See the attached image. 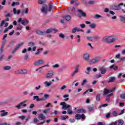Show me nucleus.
Masks as SVG:
<instances>
[{
    "label": "nucleus",
    "instance_id": "nucleus-62",
    "mask_svg": "<svg viewBox=\"0 0 125 125\" xmlns=\"http://www.w3.org/2000/svg\"><path fill=\"white\" fill-rule=\"evenodd\" d=\"M49 110H50L49 108H47V109H45L43 111L44 114H46L47 113V112H48V111H49Z\"/></svg>",
    "mask_w": 125,
    "mask_h": 125
},
{
    "label": "nucleus",
    "instance_id": "nucleus-1",
    "mask_svg": "<svg viewBox=\"0 0 125 125\" xmlns=\"http://www.w3.org/2000/svg\"><path fill=\"white\" fill-rule=\"evenodd\" d=\"M52 31H54L55 33H57L58 32V30L55 29V28H49L47 29L46 31L44 30H40L39 29H37L35 31V33L37 35H39V36H45L46 34H50L51 33Z\"/></svg>",
    "mask_w": 125,
    "mask_h": 125
},
{
    "label": "nucleus",
    "instance_id": "nucleus-53",
    "mask_svg": "<svg viewBox=\"0 0 125 125\" xmlns=\"http://www.w3.org/2000/svg\"><path fill=\"white\" fill-rule=\"evenodd\" d=\"M87 39H88V41H91V42H93V37H87Z\"/></svg>",
    "mask_w": 125,
    "mask_h": 125
},
{
    "label": "nucleus",
    "instance_id": "nucleus-43",
    "mask_svg": "<svg viewBox=\"0 0 125 125\" xmlns=\"http://www.w3.org/2000/svg\"><path fill=\"white\" fill-rule=\"evenodd\" d=\"M88 110L89 112H92V111H94V107L89 106L88 107Z\"/></svg>",
    "mask_w": 125,
    "mask_h": 125
},
{
    "label": "nucleus",
    "instance_id": "nucleus-57",
    "mask_svg": "<svg viewBox=\"0 0 125 125\" xmlns=\"http://www.w3.org/2000/svg\"><path fill=\"white\" fill-rule=\"evenodd\" d=\"M101 77H102V75H101V74H96L95 75V77L97 78V79L101 78Z\"/></svg>",
    "mask_w": 125,
    "mask_h": 125
},
{
    "label": "nucleus",
    "instance_id": "nucleus-29",
    "mask_svg": "<svg viewBox=\"0 0 125 125\" xmlns=\"http://www.w3.org/2000/svg\"><path fill=\"white\" fill-rule=\"evenodd\" d=\"M91 70V67H88L86 68V71H85V74L87 75H89V73H90V71Z\"/></svg>",
    "mask_w": 125,
    "mask_h": 125
},
{
    "label": "nucleus",
    "instance_id": "nucleus-46",
    "mask_svg": "<svg viewBox=\"0 0 125 125\" xmlns=\"http://www.w3.org/2000/svg\"><path fill=\"white\" fill-rule=\"evenodd\" d=\"M53 9V6L52 4H50L48 7V11L49 12L51 11Z\"/></svg>",
    "mask_w": 125,
    "mask_h": 125
},
{
    "label": "nucleus",
    "instance_id": "nucleus-32",
    "mask_svg": "<svg viewBox=\"0 0 125 125\" xmlns=\"http://www.w3.org/2000/svg\"><path fill=\"white\" fill-rule=\"evenodd\" d=\"M67 119H69V117L67 116H61V120L62 121H65Z\"/></svg>",
    "mask_w": 125,
    "mask_h": 125
},
{
    "label": "nucleus",
    "instance_id": "nucleus-58",
    "mask_svg": "<svg viewBox=\"0 0 125 125\" xmlns=\"http://www.w3.org/2000/svg\"><path fill=\"white\" fill-rule=\"evenodd\" d=\"M106 118H107V119H109V118H110V117H111V113L109 112L107 113V114L106 115Z\"/></svg>",
    "mask_w": 125,
    "mask_h": 125
},
{
    "label": "nucleus",
    "instance_id": "nucleus-6",
    "mask_svg": "<svg viewBox=\"0 0 125 125\" xmlns=\"http://www.w3.org/2000/svg\"><path fill=\"white\" fill-rule=\"evenodd\" d=\"M24 42H22L21 43L17 44L12 51V54H14V53H15V52H16V51H17V50H18V49H19V48L21 47V46H22Z\"/></svg>",
    "mask_w": 125,
    "mask_h": 125
},
{
    "label": "nucleus",
    "instance_id": "nucleus-39",
    "mask_svg": "<svg viewBox=\"0 0 125 125\" xmlns=\"http://www.w3.org/2000/svg\"><path fill=\"white\" fill-rule=\"evenodd\" d=\"M19 4H20V3H19V2H13L11 6L13 7L15 6V5H19Z\"/></svg>",
    "mask_w": 125,
    "mask_h": 125
},
{
    "label": "nucleus",
    "instance_id": "nucleus-19",
    "mask_svg": "<svg viewBox=\"0 0 125 125\" xmlns=\"http://www.w3.org/2000/svg\"><path fill=\"white\" fill-rule=\"evenodd\" d=\"M43 84H44L46 87H48V86H50L52 84V82L51 81H45L43 82Z\"/></svg>",
    "mask_w": 125,
    "mask_h": 125
},
{
    "label": "nucleus",
    "instance_id": "nucleus-44",
    "mask_svg": "<svg viewBox=\"0 0 125 125\" xmlns=\"http://www.w3.org/2000/svg\"><path fill=\"white\" fill-rule=\"evenodd\" d=\"M75 119L76 120H81V117L80 114H76L75 115Z\"/></svg>",
    "mask_w": 125,
    "mask_h": 125
},
{
    "label": "nucleus",
    "instance_id": "nucleus-64",
    "mask_svg": "<svg viewBox=\"0 0 125 125\" xmlns=\"http://www.w3.org/2000/svg\"><path fill=\"white\" fill-rule=\"evenodd\" d=\"M6 103H7V102L5 101L1 102H0V105H3L4 104H6Z\"/></svg>",
    "mask_w": 125,
    "mask_h": 125
},
{
    "label": "nucleus",
    "instance_id": "nucleus-23",
    "mask_svg": "<svg viewBox=\"0 0 125 125\" xmlns=\"http://www.w3.org/2000/svg\"><path fill=\"white\" fill-rule=\"evenodd\" d=\"M36 99V101L40 102V101H42V98L40 99L39 97V96H34L33 97V100H35Z\"/></svg>",
    "mask_w": 125,
    "mask_h": 125
},
{
    "label": "nucleus",
    "instance_id": "nucleus-10",
    "mask_svg": "<svg viewBox=\"0 0 125 125\" xmlns=\"http://www.w3.org/2000/svg\"><path fill=\"white\" fill-rule=\"evenodd\" d=\"M44 63V61H43V60L41 59L33 63V65H34V66H40V65H42V64H43Z\"/></svg>",
    "mask_w": 125,
    "mask_h": 125
},
{
    "label": "nucleus",
    "instance_id": "nucleus-18",
    "mask_svg": "<svg viewBox=\"0 0 125 125\" xmlns=\"http://www.w3.org/2000/svg\"><path fill=\"white\" fill-rule=\"evenodd\" d=\"M38 118L40 121H43L44 120H45V116L43 115V113H40L38 115Z\"/></svg>",
    "mask_w": 125,
    "mask_h": 125
},
{
    "label": "nucleus",
    "instance_id": "nucleus-28",
    "mask_svg": "<svg viewBox=\"0 0 125 125\" xmlns=\"http://www.w3.org/2000/svg\"><path fill=\"white\" fill-rule=\"evenodd\" d=\"M77 113H85L86 111L84 109H83V108H79L77 110Z\"/></svg>",
    "mask_w": 125,
    "mask_h": 125
},
{
    "label": "nucleus",
    "instance_id": "nucleus-55",
    "mask_svg": "<svg viewBox=\"0 0 125 125\" xmlns=\"http://www.w3.org/2000/svg\"><path fill=\"white\" fill-rule=\"evenodd\" d=\"M120 57H121V54L119 53L118 54L116 55L115 56V58L116 59H120Z\"/></svg>",
    "mask_w": 125,
    "mask_h": 125
},
{
    "label": "nucleus",
    "instance_id": "nucleus-16",
    "mask_svg": "<svg viewBox=\"0 0 125 125\" xmlns=\"http://www.w3.org/2000/svg\"><path fill=\"white\" fill-rule=\"evenodd\" d=\"M78 12H79V14H78V16L79 17H81V16H83V17H86V14L85 13L83 12V10L81 9H78Z\"/></svg>",
    "mask_w": 125,
    "mask_h": 125
},
{
    "label": "nucleus",
    "instance_id": "nucleus-59",
    "mask_svg": "<svg viewBox=\"0 0 125 125\" xmlns=\"http://www.w3.org/2000/svg\"><path fill=\"white\" fill-rule=\"evenodd\" d=\"M53 68H59V64H56L55 65H52Z\"/></svg>",
    "mask_w": 125,
    "mask_h": 125
},
{
    "label": "nucleus",
    "instance_id": "nucleus-22",
    "mask_svg": "<svg viewBox=\"0 0 125 125\" xmlns=\"http://www.w3.org/2000/svg\"><path fill=\"white\" fill-rule=\"evenodd\" d=\"M24 103H26V101H23L20 104H19L17 106H16V108H17L18 109H21V106L24 104Z\"/></svg>",
    "mask_w": 125,
    "mask_h": 125
},
{
    "label": "nucleus",
    "instance_id": "nucleus-26",
    "mask_svg": "<svg viewBox=\"0 0 125 125\" xmlns=\"http://www.w3.org/2000/svg\"><path fill=\"white\" fill-rule=\"evenodd\" d=\"M49 97V95L45 94H44V97L42 98V101H45Z\"/></svg>",
    "mask_w": 125,
    "mask_h": 125
},
{
    "label": "nucleus",
    "instance_id": "nucleus-34",
    "mask_svg": "<svg viewBox=\"0 0 125 125\" xmlns=\"http://www.w3.org/2000/svg\"><path fill=\"white\" fill-rule=\"evenodd\" d=\"M110 69H112V68H113V69H114L115 71H117V70H118V66H115L114 64H113V65L110 66Z\"/></svg>",
    "mask_w": 125,
    "mask_h": 125
},
{
    "label": "nucleus",
    "instance_id": "nucleus-42",
    "mask_svg": "<svg viewBox=\"0 0 125 125\" xmlns=\"http://www.w3.org/2000/svg\"><path fill=\"white\" fill-rule=\"evenodd\" d=\"M10 69H11V67L9 65L5 66L3 67L4 70H10Z\"/></svg>",
    "mask_w": 125,
    "mask_h": 125
},
{
    "label": "nucleus",
    "instance_id": "nucleus-8",
    "mask_svg": "<svg viewBox=\"0 0 125 125\" xmlns=\"http://www.w3.org/2000/svg\"><path fill=\"white\" fill-rule=\"evenodd\" d=\"M53 75H54V71L53 70L48 71L47 74L46 75V79H52Z\"/></svg>",
    "mask_w": 125,
    "mask_h": 125
},
{
    "label": "nucleus",
    "instance_id": "nucleus-4",
    "mask_svg": "<svg viewBox=\"0 0 125 125\" xmlns=\"http://www.w3.org/2000/svg\"><path fill=\"white\" fill-rule=\"evenodd\" d=\"M101 57L100 56H97L95 58L93 59L92 60L90 61L89 64H94L95 63H98L100 61Z\"/></svg>",
    "mask_w": 125,
    "mask_h": 125
},
{
    "label": "nucleus",
    "instance_id": "nucleus-50",
    "mask_svg": "<svg viewBox=\"0 0 125 125\" xmlns=\"http://www.w3.org/2000/svg\"><path fill=\"white\" fill-rule=\"evenodd\" d=\"M86 82H87V80H86V79L83 80L81 83V85H84V84L86 83Z\"/></svg>",
    "mask_w": 125,
    "mask_h": 125
},
{
    "label": "nucleus",
    "instance_id": "nucleus-9",
    "mask_svg": "<svg viewBox=\"0 0 125 125\" xmlns=\"http://www.w3.org/2000/svg\"><path fill=\"white\" fill-rule=\"evenodd\" d=\"M99 70L102 75H105L106 72H107V68H105V66H102L99 68Z\"/></svg>",
    "mask_w": 125,
    "mask_h": 125
},
{
    "label": "nucleus",
    "instance_id": "nucleus-40",
    "mask_svg": "<svg viewBox=\"0 0 125 125\" xmlns=\"http://www.w3.org/2000/svg\"><path fill=\"white\" fill-rule=\"evenodd\" d=\"M55 115V116H56V115H58V114H59V111L57 110H54V112H51L50 113V115Z\"/></svg>",
    "mask_w": 125,
    "mask_h": 125
},
{
    "label": "nucleus",
    "instance_id": "nucleus-49",
    "mask_svg": "<svg viewBox=\"0 0 125 125\" xmlns=\"http://www.w3.org/2000/svg\"><path fill=\"white\" fill-rule=\"evenodd\" d=\"M101 17H102V16L99 14H96L94 16V18H96V19H97L98 18H101Z\"/></svg>",
    "mask_w": 125,
    "mask_h": 125
},
{
    "label": "nucleus",
    "instance_id": "nucleus-2",
    "mask_svg": "<svg viewBox=\"0 0 125 125\" xmlns=\"http://www.w3.org/2000/svg\"><path fill=\"white\" fill-rule=\"evenodd\" d=\"M60 105L61 106H62V108L63 109V110H67V113L69 114V115H71V114H73V111H72V106L70 104H67V103L66 102H61L60 103Z\"/></svg>",
    "mask_w": 125,
    "mask_h": 125
},
{
    "label": "nucleus",
    "instance_id": "nucleus-48",
    "mask_svg": "<svg viewBox=\"0 0 125 125\" xmlns=\"http://www.w3.org/2000/svg\"><path fill=\"white\" fill-rule=\"evenodd\" d=\"M118 125V121L112 122L108 124V125Z\"/></svg>",
    "mask_w": 125,
    "mask_h": 125
},
{
    "label": "nucleus",
    "instance_id": "nucleus-13",
    "mask_svg": "<svg viewBox=\"0 0 125 125\" xmlns=\"http://www.w3.org/2000/svg\"><path fill=\"white\" fill-rule=\"evenodd\" d=\"M17 74H21V75H25L28 74V70L27 69H20L16 71Z\"/></svg>",
    "mask_w": 125,
    "mask_h": 125
},
{
    "label": "nucleus",
    "instance_id": "nucleus-21",
    "mask_svg": "<svg viewBox=\"0 0 125 125\" xmlns=\"http://www.w3.org/2000/svg\"><path fill=\"white\" fill-rule=\"evenodd\" d=\"M100 39V36H97L93 37V42H99Z\"/></svg>",
    "mask_w": 125,
    "mask_h": 125
},
{
    "label": "nucleus",
    "instance_id": "nucleus-5",
    "mask_svg": "<svg viewBox=\"0 0 125 125\" xmlns=\"http://www.w3.org/2000/svg\"><path fill=\"white\" fill-rule=\"evenodd\" d=\"M21 22V24L23 25V26H26V25H28L29 24V21L25 19L23 20H22V18H20L19 19L18 21V23H20Z\"/></svg>",
    "mask_w": 125,
    "mask_h": 125
},
{
    "label": "nucleus",
    "instance_id": "nucleus-25",
    "mask_svg": "<svg viewBox=\"0 0 125 125\" xmlns=\"http://www.w3.org/2000/svg\"><path fill=\"white\" fill-rule=\"evenodd\" d=\"M46 2V0H38V3L39 4H43L44 5V3Z\"/></svg>",
    "mask_w": 125,
    "mask_h": 125
},
{
    "label": "nucleus",
    "instance_id": "nucleus-61",
    "mask_svg": "<svg viewBox=\"0 0 125 125\" xmlns=\"http://www.w3.org/2000/svg\"><path fill=\"white\" fill-rule=\"evenodd\" d=\"M65 88H66V85H63L60 88V90H63V89H65Z\"/></svg>",
    "mask_w": 125,
    "mask_h": 125
},
{
    "label": "nucleus",
    "instance_id": "nucleus-45",
    "mask_svg": "<svg viewBox=\"0 0 125 125\" xmlns=\"http://www.w3.org/2000/svg\"><path fill=\"white\" fill-rule=\"evenodd\" d=\"M114 81H115V77H110L108 81V83H113Z\"/></svg>",
    "mask_w": 125,
    "mask_h": 125
},
{
    "label": "nucleus",
    "instance_id": "nucleus-37",
    "mask_svg": "<svg viewBox=\"0 0 125 125\" xmlns=\"http://www.w3.org/2000/svg\"><path fill=\"white\" fill-rule=\"evenodd\" d=\"M23 29V26L21 24H19L17 27V31H21Z\"/></svg>",
    "mask_w": 125,
    "mask_h": 125
},
{
    "label": "nucleus",
    "instance_id": "nucleus-33",
    "mask_svg": "<svg viewBox=\"0 0 125 125\" xmlns=\"http://www.w3.org/2000/svg\"><path fill=\"white\" fill-rule=\"evenodd\" d=\"M77 31L79 32V28L78 27H75L72 29V33L73 34H75V33H76Z\"/></svg>",
    "mask_w": 125,
    "mask_h": 125
},
{
    "label": "nucleus",
    "instance_id": "nucleus-30",
    "mask_svg": "<svg viewBox=\"0 0 125 125\" xmlns=\"http://www.w3.org/2000/svg\"><path fill=\"white\" fill-rule=\"evenodd\" d=\"M100 97H101V94H98L96 96V101L99 102V101H100Z\"/></svg>",
    "mask_w": 125,
    "mask_h": 125
},
{
    "label": "nucleus",
    "instance_id": "nucleus-17",
    "mask_svg": "<svg viewBox=\"0 0 125 125\" xmlns=\"http://www.w3.org/2000/svg\"><path fill=\"white\" fill-rule=\"evenodd\" d=\"M0 113H1L0 114V117H4L9 114L8 112L5 111V110H2L0 111Z\"/></svg>",
    "mask_w": 125,
    "mask_h": 125
},
{
    "label": "nucleus",
    "instance_id": "nucleus-63",
    "mask_svg": "<svg viewBox=\"0 0 125 125\" xmlns=\"http://www.w3.org/2000/svg\"><path fill=\"white\" fill-rule=\"evenodd\" d=\"M28 12H29V8H27L25 9L24 13H25V14H28Z\"/></svg>",
    "mask_w": 125,
    "mask_h": 125
},
{
    "label": "nucleus",
    "instance_id": "nucleus-47",
    "mask_svg": "<svg viewBox=\"0 0 125 125\" xmlns=\"http://www.w3.org/2000/svg\"><path fill=\"white\" fill-rule=\"evenodd\" d=\"M95 3V1L89 0L88 1V4H90L91 5L92 4H94Z\"/></svg>",
    "mask_w": 125,
    "mask_h": 125
},
{
    "label": "nucleus",
    "instance_id": "nucleus-41",
    "mask_svg": "<svg viewBox=\"0 0 125 125\" xmlns=\"http://www.w3.org/2000/svg\"><path fill=\"white\" fill-rule=\"evenodd\" d=\"M37 123H40V120L38 118H35L33 120V124H37Z\"/></svg>",
    "mask_w": 125,
    "mask_h": 125
},
{
    "label": "nucleus",
    "instance_id": "nucleus-38",
    "mask_svg": "<svg viewBox=\"0 0 125 125\" xmlns=\"http://www.w3.org/2000/svg\"><path fill=\"white\" fill-rule=\"evenodd\" d=\"M117 122H118V125H123L125 124V122L123 120H119Z\"/></svg>",
    "mask_w": 125,
    "mask_h": 125
},
{
    "label": "nucleus",
    "instance_id": "nucleus-27",
    "mask_svg": "<svg viewBox=\"0 0 125 125\" xmlns=\"http://www.w3.org/2000/svg\"><path fill=\"white\" fill-rule=\"evenodd\" d=\"M89 27L91 28V29H95L96 28V24H95V23H90Z\"/></svg>",
    "mask_w": 125,
    "mask_h": 125
},
{
    "label": "nucleus",
    "instance_id": "nucleus-36",
    "mask_svg": "<svg viewBox=\"0 0 125 125\" xmlns=\"http://www.w3.org/2000/svg\"><path fill=\"white\" fill-rule=\"evenodd\" d=\"M120 18H121V22H123V23H125V15L124 16H120Z\"/></svg>",
    "mask_w": 125,
    "mask_h": 125
},
{
    "label": "nucleus",
    "instance_id": "nucleus-14",
    "mask_svg": "<svg viewBox=\"0 0 125 125\" xmlns=\"http://www.w3.org/2000/svg\"><path fill=\"white\" fill-rule=\"evenodd\" d=\"M83 59L85 61H87V62H88V63H89V62H90V61L89 60V54L88 53L84 54L83 55Z\"/></svg>",
    "mask_w": 125,
    "mask_h": 125
},
{
    "label": "nucleus",
    "instance_id": "nucleus-35",
    "mask_svg": "<svg viewBox=\"0 0 125 125\" xmlns=\"http://www.w3.org/2000/svg\"><path fill=\"white\" fill-rule=\"evenodd\" d=\"M108 93H109V90H108L107 88H105L104 89V95H106L108 94Z\"/></svg>",
    "mask_w": 125,
    "mask_h": 125
},
{
    "label": "nucleus",
    "instance_id": "nucleus-11",
    "mask_svg": "<svg viewBox=\"0 0 125 125\" xmlns=\"http://www.w3.org/2000/svg\"><path fill=\"white\" fill-rule=\"evenodd\" d=\"M110 9L112 10H120V9H122L121 6H119V5L113 4L110 6Z\"/></svg>",
    "mask_w": 125,
    "mask_h": 125
},
{
    "label": "nucleus",
    "instance_id": "nucleus-24",
    "mask_svg": "<svg viewBox=\"0 0 125 125\" xmlns=\"http://www.w3.org/2000/svg\"><path fill=\"white\" fill-rule=\"evenodd\" d=\"M63 19H65L66 21H70L71 20V16L70 15L64 16L63 17Z\"/></svg>",
    "mask_w": 125,
    "mask_h": 125
},
{
    "label": "nucleus",
    "instance_id": "nucleus-12",
    "mask_svg": "<svg viewBox=\"0 0 125 125\" xmlns=\"http://www.w3.org/2000/svg\"><path fill=\"white\" fill-rule=\"evenodd\" d=\"M41 10L42 13L46 14L47 13V5L43 4L42 6V8H41Z\"/></svg>",
    "mask_w": 125,
    "mask_h": 125
},
{
    "label": "nucleus",
    "instance_id": "nucleus-60",
    "mask_svg": "<svg viewBox=\"0 0 125 125\" xmlns=\"http://www.w3.org/2000/svg\"><path fill=\"white\" fill-rule=\"evenodd\" d=\"M26 118V116L24 115H22L19 117V119H21V120H24Z\"/></svg>",
    "mask_w": 125,
    "mask_h": 125
},
{
    "label": "nucleus",
    "instance_id": "nucleus-7",
    "mask_svg": "<svg viewBox=\"0 0 125 125\" xmlns=\"http://www.w3.org/2000/svg\"><path fill=\"white\" fill-rule=\"evenodd\" d=\"M79 68H80V64H77L75 67L74 71L71 74L72 77H75V75L79 73Z\"/></svg>",
    "mask_w": 125,
    "mask_h": 125
},
{
    "label": "nucleus",
    "instance_id": "nucleus-52",
    "mask_svg": "<svg viewBox=\"0 0 125 125\" xmlns=\"http://www.w3.org/2000/svg\"><path fill=\"white\" fill-rule=\"evenodd\" d=\"M120 98L121 99H125V93L121 94L120 95Z\"/></svg>",
    "mask_w": 125,
    "mask_h": 125
},
{
    "label": "nucleus",
    "instance_id": "nucleus-20",
    "mask_svg": "<svg viewBox=\"0 0 125 125\" xmlns=\"http://www.w3.org/2000/svg\"><path fill=\"white\" fill-rule=\"evenodd\" d=\"M13 11L14 14H17V15H19V14H20V12H21V10L20 9L17 10L15 8L13 9Z\"/></svg>",
    "mask_w": 125,
    "mask_h": 125
},
{
    "label": "nucleus",
    "instance_id": "nucleus-3",
    "mask_svg": "<svg viewBox=\"0 0 125 125\" xmlns=\"http://www.w3.org/2000/svg\"><path fill=\"white\" fill-rule=\"evenodd\" d=\"M113 36H109L107 37H104L102 39V42H107V43H112V42H114L117 40L116 38H112L111 39L109 40L110 38H112Z\"/></svg>",
    "mask_w": 125,
    "mask_h": 125
},
{
    "label": "nucleus",
    "instance_id": "nucleus-31",
    "mask_svg": "<svg viewBox=\"0 0 125 125\" xmlns=\"http://www.w3.org/2000/svg\"><path fill=\"white\" fill-rule=\"evenodd\" d=\"M36 45V42H30L28 43V46L33 47Z\"/></svg>",
    "mask_w": 125,
    "mask_h": 125
},
{
    "label": "nucleus",
    "instance_id": "nucleus-54",
    "mask_svg": "<svg viewBox=\"0 0 125 125\" xmlns=\"http://www.w3.org/2000/svg\"><path fill=\"white\" fill-rule=\"evenodd\" d=\"M59 36L60 38H61V39H64L65 38V35L62 33L60 34Z\"/></svg>",
    "mask_w": 125,
    "mask_h": 125
},
{
    "label": "nucleus",
    "instance_id": "nucleus-15",
    "mask_svg": "<svg viewBox=\"0 0 125 125\" xmlns=\"http://www.w3.org/2000/svg\"><path fill=\"white\" fill-rule=\"evenodd\" d=\"M124 113H125V109H123L121 113L118 114V112L116 111H114L112 112V115L113 116H114V117H117V116H120L121 115H123V114H124Z\"/></svg>",
    "mask_w": 125,
    "mask_h": 125
},
{
    "label": "nucleus",
    "instance_id": "nucleus-51",
    "mask_svg": "<svg viewBox=\"0 0 125 125\" xmlns=\"http://www.w3.org/2000/svg\"><path fill=\"white\" fill-rule=\"evenodd\" d=\"M41 87L42 86L41 85H39L38 86L35 87V90H40Z\"/></svg>",
    "mask_w": 125,
    "mask_h": 125
},
{
    "label": "nucleus",
    "instance_id": "nucleus-56",
    "mask_svg": "<svg viewBox=\"0 0 125 125\" xmlns=\"http://www.w3.org/2000/svg\"><path fill=\"white\" fill-rule=\"evenodd\" d=\"M108 106V104H104L102 105H100L99 108H102V107H107Z\"/></svg>",
    "mask_w": 125,
    "mask_h": 125
}]
</instances>
